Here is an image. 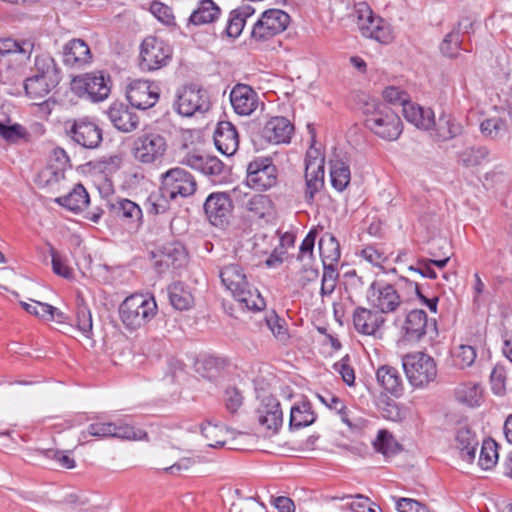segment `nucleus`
Segmentation results:
<instances>
[{
    "mask_svg": "<svg viewBox=\"0 0 512 512\" xmlns=\"http://www.w3.org/2000/svg\"><path fill=\"white\" fill-rule=\"evenodd\" d=\"M62 71L55 59L47 52L34 58L31 75L24 80L26 96L32 100L45 98L61 81Z\"/></svg>",
    "mask_w": 512,
    "mask_h": 512,
    "instance_id": "nucleus-1",
    "label": "nucleus"
},
{
    "mask_svg": "<svg viewBox=\"0 0 512 512\" xmlns=\"http://www.w3.org/2000/svg\"><path fill=\"white\" fill-rule=\"evenodd\" d=\"M219 277L241 308L260 311L265 307L264 299L248 282L244 269L239 264L232 263L220 268Z\"/></svg>",
    "mask_w": 512,
    "mask_h": 512,
    "instance_id": "nucleus-2",
    "label": "nucleus"
},
{
    "mask_svg": "<svg viewBox=\"0 0 512 512\" xmlns=\"http://www.w3.org/2000/svg\"><path fill=\"white\" fill-rule=\"evenodd\" d=\"M157 310L153 296L133 294L121 303L119 314L128 330H137L151 321L156 316Z\"/></svg>",
    "mask_w": 512,
    "mask_h": 512,
    "instance_id": "nucleus-3",
    "label": "nucleus"
},
{
    "mask_svg": "<svg viewBox=\"0 0 512 512\" xmlns=\"http://www.w3.org/2000/svg\"><path fill=\"white\" fill-rule=\"evenodd\" d=\"M365 126L378 137L393 141L402 133V121L398 114L384 103L367 110Z\"/></svg>",
    "mask_w": 512,
    "mask_h": 512,
    "instance_id": "nucleus-4",
    "label": "nucleus"
},
{
    "mask_svg": "<svg viewBox=\"0 0 512 512\" xmlns=\"http://www.w3.org/2000/svg\"><path fill=\"white\" fill-rule=\"evenodd\" d=\"M406 377L413 387H424L437 377L435 360L426 353H409L402 358Z\"/></svg>",
    "mask_w": 512,
    "mask_h": 512,
    "instance_id": "nucleus-5",
    "label": "nucleus"
},
{
    "mask_svg": "<svg viewBox=\"0 0 512 512\" xmlns=\"http://www.w3.org/2000/svg\"><path fill=\"white\" fill-rule=\"evenodd\" d=\"M172 54V47L164 40L154 36L146 37L140 46V69L146 72L160 70L168 65Z\"/></svg>",
    "mask_w": 512,
    "mask_h": 512,
    "instance_id": "nucleus-6",
    "label": "nucleus"
},
{
    "mask_svg": "<svg viewBox=\"0 0 512 512\" xmlns=\"http://www.w3.org/2000/svg\"><path fill=\"white\" fill-rule=\"evenodd\" d=\"M196 189L194 176L181 167L171 168L161 175V191L171 200L189 197Z\"/></svg>",
    "mask_w": 512,
    "mask_h": 512,
    "instance_id": "nucleus-7",
    "label": "nucleus"
},
{
    "mask_svg": "<svg viewBox=\"0 0 512 512\" xmlns=\"http://www.w3.org/2000/svg\"><path fill=\"white\" fill-rule=\"evenodd\" d=\"M291 21L290 15L280 9H268L253 25L251 38L257 42H264L284 32Z\"/></svg>",
    "mask_w": 512,
    "mask_h": 512,
    "instance_id": "nucleus-8",
    "label": "nucleus"
},
{
    "mask_svg": "<svg viewBox=\"0 0 512 512\" xmlns=\"http://www.w3.org/2000/svg\"><path fill=\"white\" fill-rule=\"evenodd\" d=\"M153 266L159 274L173 273L183 268L188 261L184 246L179 242H170L151 252Z\"/></svg>",
    "mask_w": 512,
    "mask_h": 512,
    "instance_id": "nucleus-9",
    "label": "nucleus"
},
{
    "mask_svg": "<svg viewBox=\"0 0 512 512\" xmlns=\"http://www.w3.org/2000/svg\"><path fill=\"white\" fill-rule=\"evenodd\" d=\"M167 150V142L159 133H144L133 143L134 158L142 164H153L161 161Z\"/></svg>",
    "mask_w": 512,
    "mask_h": 512,
    "instance_id": "nucleus-10",
    "label": "nucleus"
},
{
    "mask_svg": "<svg viewBox=\"0 0 512 512\" xmlns=\"http://www.w3.org/2000/svg\"><path fill=\"white\" fill-rule=\"evenodd\" d=\"M246 183L257 191H266L277 184L278 170L272 159L259 157L249 162Z\"/></svg>",
    "mask_w": 512,
    "mask_h": 512,
    "instance_id": "nucleus-11",
    "label": "nucleus"
},
{
    "mask_svg": "<svg viewBox=\"0 0 512 512\" xmlns=\"http://www.w3.org/2000/svg\"><path fill=\"white\" fill-rule=\"evenodd\" d=\"M65 131L66 135L75 144L85 149H95L99 147L103 140L100 127L87 118L67 120Z\"/></svg>",
    "mask_w": 512,
    "mask_h": 512,
    "instance_id": "nucleus-12",
    "label": "nucleus"
},
{
    "mask_svg": "<svg viewBox=\"0 0 512 512\" xmlns=\"http://www.w3.org/2000/svg\"><path fill=\"white\" fill-rule=\"evenodd\" d=\"M174 106L180 115L191 117L196 113L207 112L210 109V100L206 90L192 84L178 91Z\"/></svg>",
    "mask_w": 512,
    "mask_h": 512,
    "instance_id": "nucleus-13",
    "label": "nucleus"
},
{
    "mask_svg": "<svg viewBox=\"0 0 512 512\" xmlns=\"http://www.w3.org/2000/svg\"><path fill=\"white\" fill-rule=\"evenodd\" d=\"M369 305L382 314L395 312L402 303L401 297L392 284L373 281L366 294Z\"/></svg>",
    "mask_w": 512,
    "mask_h": 512,
    "instance_id": "nucleus-14",
    "label": "nucleus"
},
{
    "mask_svg": "<svg viewBox=\"0 0 512 512\" xmlns=\"http://www.w3.org/2000/svg\"><path fill=\"white\" fill-rule=\"evenodd\" d=\"M204 211L212 225L224 227L229 223L233 211L230 195L226 192L210 194L204 203Z\"/></svg>",
    "mask_w": 512,
    "mask_h": 512,
    "instance_id": "nucleus-15",
    "label": "nucleus"
},
{
    "mask_svg": "<svg viewBox=\"0 0 512 512\" xmlns=\"http://www.w3.org/2000/svg\"><path fill=\"white\" fill-rule=\"evenodd\" d=\"M126 97L134 108L146 110L158 102L159 89L148 81L136 80L129 84Z\"/></svg>",
    "mask_w": 512,
    "mask_h": 512,
    "instance_id": "nucleus-16",
    "label": "nucleus"
},
{
    "mask_svg": "<svg viewBox=\"0 0 512 512\" xmlns=\"http://www.w3.org/2000/svg\"><path fill=\"white\" fill-rule=\"evenodd\" d=\"M359 12L358 25L363 36L375 39L380 43L391 41V29L382 18L374 16L368 7Z\"/></svg>",
    "mask_w": 512,
    "mask_h": 512,
    "instance_id": "nucleus-17",
    "label": "nucleus"
},
{
    "mask_svg": "<svg viewBox=\"0 0 512 512\" xmlns=\"http://www.w3.org/2000/svg\"><path fill=\"white\" fill-rule=\"evenodd\" d=\"M256 415L258 423L273 433L282 426L283 413L280 402L273 395H265L261 398Z\"/></svg>",
    "mask_w": 512,
    "mask_h": 512,
    "instance_id": "nucleus-18",
    "label": "nucleus"
},
{
    "mask_svg": "<svg viewBox=\"0 0 512 512\" xmlns=\"http://www.w3.org/2000/svg\"><path fill=\"white\" fill-rule=\"evenodd\" d=\"M110 78H106L103 73H88L82 77L74 79V83L79 90H83L88 98L94 102L106 99L110 93Z\"/></svg>",
    "mask_w": 512,
    "mask_h": 512,
    "instance_id": "nucleus-19",
    "label": "nucleus"
},
{
    "mask_svg": "<svg viewBox=\"0 0 512 512\" xmlns=\"http://www.w3.org/2000/svg\"><path fill=\"white\" fill-rule=\"evenodd\" d=\"M243 208L253 220L272 223L277 217V209L269 195L254 194L244 203Z\"/></svg>",
    "mask_w": 512,
    "mask_h": 512,
    "instance_id": "nucleus-20",
    "label": "nucleus"
},
{
    "mask_svg": "<svg viewBox=\"0 0 512 512\" xmlns=\"http://www.w3.org/2000/svg\"><path fill=\"white\" fill-rule=\"evenodd\" d=\"M230 102L235 113L240 116L251 115L260 104L256 91L251 86L241 83L231 90Z\"/></svg>",
    "mask_w": 512,
    "mask_h": 512,
    "instance_id": "nucleus-21",
    "label": "nucleus"
},
{
    "mask_svg": "<svg viewBox=\"0 0 512 512\" xmlns=\"http://www.w3.org/2000/svg\"><path fill=\"white\" fill-rule=\"evenodd\" d=\"M385 322V317L378 310L357 307L353 312L354 328L363 335L377 336Z\"/></svg>",
    "mask_w": 512,
    "mask_h": 512,
    "instance_id": "nucleus-22",
    "label": "nucleus"
},
{
    "mask_svg": "<svg viewBox=\"0 0 512 512\" xmlns=\"http://www.w3.org/2000/svg\"><path fill=\"white\" fill-rule=\"evenodd\" d=\"M305 182L306 188L304 192V199L306 203L312 204L315 195L324 186V159L315 157L308 158L305 166Z\"/></svg>",
    "mask_w": 512,
    "mask_h": 512,
    "instance_id": "nucleus-23",
    "label": "nucleus"
},
{
    "mask_svg": "<svg viewBox=\"0 0 512 512\" xmlns=\"http://www.w3.org/2000/svg\"><path fill=\"white\" fill-rule=\"evenodd\" d=\"M107 116L120 132L130 133L138 128L139 116L122 102L112 103L107 110Z\"/></svg>",
    "mask_w": 512,
    "mask_h": 512,
    "instance_id": "nucleus-24",
    "label": "nucleus"
},
{
    "mask_svg": "<svg viewBox=\"0 0 512 512\" xmlns=\"http://www.w3.org/2000/svg\"><path fill=\"white\" fill-rule=\"evenodd\" d=\"M428 317L424 310L414 309L408 312L401 326V334L407 342L420 341L427 332Z\"/></svg>",
    "mask_w": 512,
    "mask_h": 512,
    "instance_id": "nucleus-25",
    "label": "nucleus"
},
{
    "mask_svg": "<svg viewBox=\"0 0 512 512\" xmlns=\"http://www.w3.org/2000/svg\"><path fill=\"white\" fill-rule=\"evenodd\" d=\"M294 132L293 124L285 117H272L262 128L261 135L272 144L289 143Z\"/></svg>",
    "mask_w": 512,
    "mask_h": 512,
    "instance_id": "nucleus-26",
    "label": "nucleus"
},
{
    "mask_svg": "<svg viewBox=\"0 0 512 512\" xmlns=\"http://www.w3.org/2000/svg\"><path fill=\"white\" fill-rule=\"evenodd\" d=\"M213 138L216 148L226 156H232L238 150V131L229 121H220L217 124Z\"/></svg>",
    "mask_w": 512,
    "mask_h": 512,
    "instance_id": "nucleus-27",
    "label": "nucleus"
},
{
    "mask_svg": "<svg viewBox=\"0 0 512 512\" xmlns=\"http://www.w3.org/2000/svg\"><path fill=\"white\" fill-rule=\"evenodd\" d=\"M181 163L211 177L222 175L225 169L224 164L217 157L195 152L187 153Z\"/></svg>",
    "mask_w": 512,
    "mask_h": 512,
    "instance_id": "nucleus-28",
    "label": "nucleus"
},
{
    "mask_svg": "<svg viewBox=\"0 0 512 512\" xmlns=\"http://www.w3.org/2000/svg\"><path fill=\"white\" fill-rule=\"evenodd\" d=\"M34 50V42L31 40H22L20 42L11 39H0V61L8 58V61L25 62L30 59Z\"/></svg>",
    "mask_w": 512,
    "mask_h": 512,
    "instance_id": "nucleus-29",
    "label": "nucleus"
},
{
    "mask_svg": "<svg viewBox=\"0 0 512 512\" xmlns=\"http://www.w3.org/2000/svg\"><path fill=\"white\" fill-rule=\"evenodd\" d=\"M455 442L461 458L467 462H472L475 459L479 445L475 432L468 425L460 424L456 429Z\"/></svg>",
    "mask_w": 512,
    "mask_h": 512,
    "instance_id": "nucleus-30",
    "label": "nucleus"
},
{
    "mask_svg": "<svg viewBox=\"0 0 512 512\" xmlns=\"http://www.w3.org/2000/svg\"><path fill=\"white\" fill-rule=\"evenodd\" d=\"M405 119L417 128L430 130L435 125V115L430 108H423L410 100L402 107Z\"/></svg>",
    "mask_w": 512,
    "mask_h": 512,
    "instance_id": "nucleus-31",
    "label": "nucleus"
},
{
    "mask_svg": "<svg viewBox=\"0 0 512 512\" xmlns=\"http://www.w3.org/2000/svg\"><path fill=\"white\" fill-rule=\"evenodd\" d=\"M111 211L116 217L130 224L134 228H139L143 222V213L140 206L129 200L120 199L110 205Z\"/></svg>",
    "mask_w": 512,
    "mask_h": 512,
    "instance_id": "nucleus-32",
    "label": "nucleus"
},
{
    "mask_svg": "<svg viewBox=\"0 0 512 512\" xmlns=\"http://www.w3.org/2000/svg\"><path fill=\"white\" fill-rule=\"evenodd\" d=\"M378 384L388 393L400 396L403 392V379L397 368L382 365L376 371Z\"/></svg>",
    "mask_w": 512,
    "mask_h": 512,
    "instance_id": "nucleus-33",
    "label": "nucleus"
},
{
    "mask_svg": "<svg viewBox=\"0 0 512 512\" xmlns=\"http://www.w3.org/2000/svg\"><path fill=\"white\" fill-rule=\"evenodd\" d=\"M220 14L221 9L213 0H200L197 8L188 18L187 27L214 23Z\"/></svg>",
    "mask_w": 512,
    "mask_h": 512,
    "instance_id": "nucleus-34",
    "label": "nucleus"
},
{
    "mask_svg": "<svg viewBox=\"0 0 512 512\" xmlns=\"http://www.w3.org/2000/svg\"><path fill=\"white\" fill-rule=\"evenodd\" d=\"M63 56L65 64L81 67L90 61L91 52L83 40L73 39L64 46Z\"/></svg>",
    "mask_w": 512,
    "mask_h": 512,
    "instance_id": "nucleus-35",
    "label": "nucleus"
},
{
    "mask_svg": "<svg viewBox=\"0 0 512 512\" xmlns=\"http://www.w3.org/2000/svg\"><path fill=\"white\" fill-rule=\"evenodd\" d=\"M54 201L69 211L79 213L88 206L90 198L85 187L79 183L67 195L57 197Z\"/></svg>",
    "mask_w": 512,
    "mask_h": 512,
    "instance_id": "nucleus-36",
    "label": "nucleus"
},
{
    "mask_svg": "<svg viewBox=\"0 0 512 512\" xmlns=\"http://www.w3.org/2000/svg\"><path fill=\"white\" fill-rule=\"evenodd\" d=\"M473 23L469 21V19H464L460 21L450 33H448L443 39L440 50L443 55L447 57H455L457 56L459 50L461 49L460 39L461 34L469 33V30L472 28Z\"/></svg>",
    "mask_w": 512,
    "mask_h": 512,
    "instance_id": "nucleus-37",
    "label": "nucleus"
},
{
    "mask_svg": "<svg viewBox=\"0 0 512 512\" xmlns=\"http://www.w3.org/2000/svg\"><path fill=\"white\" fill-rule=\"evenodd\" d=\"M433 127L435 128L431 136L437 142L451 140L462 133L461 124L451 115H441Z\"/></svg>",
    "mask_w": 512,
    "mask_h": 512,
    "instance_id": "nucleus-38",
    "label": "nucleus"
},
{
    "mask_svg": "<svg viewBox=\"0 0 512 512\" xmlns=\"http://www.w3.org/2000/svg\"><path fill=\"white\" fill-rule=\"evenodd\" d=\"M201 433L207 440V445L212 448L225 446L228 437L233 434L227 427L209 421L201 425Z\"/></svg>",
    "mask_w": 512,
    "mask_h": 512,
    "instance_id": "nucleus-39",
    "label": "nucleus"
},
{
    "mask_svg": "<svg viewBox=\"0 0 512 512\" xmlns=\"http://www.w3.org/2000/svg\"><path fill=\"white\" fill-rule=\"evenodd\" d=\"M318 246L323 264H337L341 252L339 242L333 234L325 233L320 238Z\"/></svg>",
    "mask_w": 512,
    "mask_h": 512,
    "instance_id": "nucleus-40",
    "label": "nucleus"
},
{
    "mask_svg": "<svg viewBox=\"0 0 512 512\" xmlns=\"http://www.w3.org/2000/svg\"><path fill=\"white\" fill-rule=\"evenodd\" d=\"M490 151L485 146H472L458 154V163L466 168H473L489 161Z\"/></svg>",
    "mask_w": 512,
    "mask_h": 512,
    "instance_id": "nucleus-41",
    "label": "nucleus"
},
{
    "mask_svg": "<svg viewBox=\"0 0 512 512\" xmlns=\"http://www.w3.org/2000/svg\"><path fill=\"white\" fill-rule=\"evenodd\" d=\"M315 419L311 404L302 402L291 408L289 425L291 429H299L311 425Z\"/></svg>",
    "mask_w": 512,
    "mask_h": 512,
    "instance_id": "nucleus-42",
    "label": "nucleus"
},
{
    "mask_svg": "<svg viewBox=\"0 0 512 512\" xmlns=\"http://www.w3.org/2000/svg\"><path fill=\"white\" fill-rule=\"evenodd\" d=\"M169 300L177 310H188L194 304V297L190 290L182 283H174L169 286Z\"/></svg>",
    "mask_w": 512,
    "mask_h": 512,
    "instance_id": "nucleus-43",
    "label": "nucleus"
},
{
    "mask_svg": "<svg viewBox=\"0 0 512 512\" xmlns=\"http://www.w3.org/2000/svg\"><path fill=\"white\" fill-rule=\"evenodd\" d=\"M331 184L337 191H343L350 183L351 174L349 166L341 160L330 163Z\"/></svg>",
    "mask_w": 512,
    "mask_h": 512,
    "instance_id": "nucleus-44",
    "label": "nucleus"
},
{
    "mask_svg": "<svg viewBox=\"0 0 512 512\" xmlns=\"http://www.w3.org/2000/svg\"><path fill=\"white\" fill-rule=\"evenodd\" d=\"M373 446L377 452L386 457L393 456L401 450L400 444L395 440L393 435L385 429L378 431Z\"/></svg>",
    "mask_w": 512,
    "mask_h": 512,
    "instance_id": "nucleus-45",
    "label": "nucleus"
},
{
    "mask_svg": "<svg viewBox=\"0 0 512 512\" xmlns=\"http://www.w3.org/2000/svg\"><path fill=\"white\" fill-rule=\"evenodd\" d=\"M115 430L112 431V438H119L122 440H143L147 438V433L141 429L125 423L123 420L113 422Z\"/></svg>",
    "mask_w": 512,
    "mask_h": 512,
    "instance_id": "nucleus-46",
    "label": "nucleus"
},
{
    "mask_svg": "<svg viewBox=\"0 0 512 512\" xmlns=\"http://www.w3.org/2000/svg\"><path fill=\"white\" fill-rule=\"evenodd\" d=\"M497 459V443L492 439L484 440L478 460L479 466L484 470L491 469L497 463Z\"/></svg>",
    "mask_w": 512,
    "mask_h": 512,
    "instance_id": "nucleus-47",
    "label": "nucleus"
},
{
    "mask_svg": "<svg viewBox=\"0 0 512 512\" xmlns=\"http://www.w3.org/2000/svg\"><path fill=\"white\" fill-rule=\"evenodd\" d=\"M223 361L214 356H206L196 362V371L204 378H214L223 366Z\"/></svg>",
    "mask_w": 512,
    "mask_h": 512,
    "instance_id": "nucleus-48",
    "label": "nucleus"
},
{
    "mask_svg": "<svg viewBox=\"0 0 512 512\" xmlns=\"http://www.w3.org/2000/svg\"><path fill=\"white\" fill-rule=\"evenodd\" d=\"M480 129L483 135L489 137L491 139H496L501 137L507 130L506 123L500 117H493L484 120Z\"/></svg>",
    "mask_w": 512,
    "mask_h": 512,
    "instance_id": "nucleus-49",
    "label": "nucleus"
},
{
    "mask_svg": "<svg viewBox=\"0 0 512 512\" xmlns=\"http://www.w3.org/2000/svg\"><path fill=\"white\" fill-rule=\"evenodd\" d=\"M76 327L86 337H89L92 332V314L90 309L84 303H79L77 305Z\"/></svg>",
    "mask_w": 512,
    "mask_h": 512,
    "instance_id": "nucleus-50",
    "label": "nucleus"
},
{
    "mask_svg": "<svg viewBox=\"0 0 512 512\" xmlns=\"http://www.w3.org/2000/svg\"><path fill=\"white\" fill-rule=\"evenodd\" d=\"M476 359V351L472 346L460 345L453 354L454 366L464 369L471 366Z\"/></svg>",
    "mask_w": 512,
    "mask_h": 512,
    "instance_id": "nucleus-51",
    "label": "nucleus"
},
{
    "mask_svg": "<svg viewBox=\"0 0 512 512\" xmlns=\"http://www.w3.org/2000/svg\"><path fill=\"white\" fill-rule=\"evenodd\" d=\"M0 135L9 143H17L21 139L28 140L29 137L26 128L18 123L13 125L0 123Z\"/></svg>",
    "mask_w": 512,
    "mask_h": 512,
    "instance_id": "nucleus-52",
    "label": "nucleus"
},
{
    "mask_svg": "<svg viewBox=\"0 0 512 512\" xmlns=\"http://www.w3.org/2000/svg\"><path fill=\"white\" fill-rule=\"evenodd\" d=\"M336 264H323V275L321 280V294L330 295L335 287L338 279Z\"/></svg>",
    "mask_w": 512,
    "mask_h": 512,
    "instance_id": "nucleus-53",
    "label": "nucleus"
},
{
    "mask_svg": "<svg viewBox=\"0 0 512 512\" xmlns=\"http://www.w3.org/2000/svg\"><path fill=\"white\" fill-rule=\"evenodd\" d=\"M265 321L269 330L279 341L286 342L288 340V330L285 327V321L283 319H280L278 315L272 312L266 317Z\"/></svg>",
    "mask_w": 512,
    "mask_h": 512,
    "instance_id": "nucleus-54",
    "label": "nucleus"
},
{
    "mask_svg": "<svg viewBox=\"0 0 512 512\" xmlns=\"http://www.w3.org/2000/svg\"><path fill=\"white\" fill-rule=\"evenodd\" d=\"M243 395L236 387H228L223 396L225 408L231 414L236 413L243 404Z\"/></svg>",
    "mask_w": 512,
    "mask_h": 512,
    "instance_id": "nucleus-55",
    "label": "nucleus"
},
{
    "mask_svg": "<svg viewBox=\"0 0 512 512\" xmlns=\"http://www.w3.org/2000/svg\"><path fill=\"white\" fill-rule=\"evenodd\" d=\"M169 196H165V193L159 190L158 193H152L147 202L150 205L149 212L154 214L165 213L169 209Z\"/></svg>",
    "mask_w": 512,
    "mask_h": 512,
    "instance_id": "nucleus-56",
    "label": "nucleus"
},
{
    "mask_svg": "<svg viewBox=\"0 0 512 512\" xmlns=\"http://www.w3.org/2000/svg\"><path fill=\"white\" fill-rule=\"evenodd\" d=\"M383 97L388 103L402 107L410 100L406 91L395 86L386 87L383 91Z\"/></svg>",
    "mask_w": 512,
    "mask_h": 512,
    "instance_id": "nucleus-57",
    "label": "nucleus"
},
{
    "mask_svg": "<svg viewBox=\"0 0 512 512\" xmlns=\"http://www.w3.org/2000/svg\"><path fill=\"white\" fill-rule=\"evenodd\" d=\"M317 234L316 229H311L308 232L299 247V254L297 256L298 260L303 261L305 258H308L309 260L313 259V251Z\"/></svg>",
    "mask_w": 512,
    "mask_h": 512,
    "instance_id": "nucleus-58",
    "label": "nucleus"
},
{
    "mask_svg": "<svg viewBox=\"0 0 512 512\" xmlns=\"http://www.w3.org/2000/svg\"><path fill=\"white\" fill-rule=\"evenodd\" d=\"M336 372L341 375L342 380L348 386H354L355 384V372L352 366L349 364V357L345 356L340 361L333 365Z\"/></svg>",
    "mask_w": 512,
    "mask_h": 512,
    "instance_id": "nucleus-59",
    "label": "nucleus"
},
{
    "mask_svg": "<svg viewBox=\"0 0 512 512\" xmlns=\"http://www.w3.org/2000/svg\"><path fill=\"white\" fill-rule=\"evenodd\" d=\"M151 13L165 25L174 24V15L169 6L161 2H153L150 7Z\"/></svg>",
    "mask_w": 512,
    "mask_h": 512,
    "instance_id": "nucleus-60",
    "label": "nucleus"
},
{
    "mask_svg": "<svg viewBox=\"0 0 512 512\" xmlns=\"http://www.w3.org/2000/svg\"><path fill=\"white\" fill-rule=\"evenodd\" d=\"M115 425L112 422H95L88 426V433L97 438H112Z\"/></svg>",
    "mask_w": 512,
    "mask_h": 512,
    "instance_id": "nucleus-61",
    "label": "nucleus"
},
{
    "mask_svg": "<svg viewBox=\"0 0 512 512\" xmlns=\"http://www.w3.org/2000/svg\"><path fill=\"white\" fill-rule=\"evenodd\" d=\"M245 23L243 18L232 11L224 32L230 38H237L243 31Z\"/></svg>",
    "mask_w": 512,
    "mask_h": 512,
    "instance_id": "nucleus-62",
    "label": "nucleus"
},
{
    "mask_svg": "<svg viewBox=\"0 0 512 512\" xmlns=\"http://www.w3.org/2000/svg\"><path fill=\"white\" fill-rule=\"evenodd\" d=\"M50 252L52 257L53 272L64 278H71L73 274L72 269L65 264L62 257L54 248H51Z\"/></svg>",
    "mask_w": 512,
    "mask_h": 512,
    "instance_id": "nucleus-63",
    "label": "nucleus"
},
{
    "mask_svg": "<svg viewBox=\"0 0 512 512\" xmlns=\"http://www.w3.org/2000/svg\"><path fill=\"white\" fill-rule=\"evenodd\" d=\"M65 172L57 168L53 163H49L41 172L40 178L46 185H50L63 179Z\"/></svg>",
    "mask_w": 512,
    "mask_h": 512,
    "instance_id": "nucleus-64",
    "label": "nucleus"
}]
</instances>
